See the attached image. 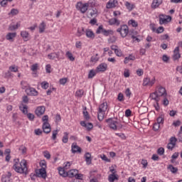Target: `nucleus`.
I'll return each instance as SVG.
<instances>
[{
  "instance_id": "23",
  "label": "nucleus",
  "mask_w": 182,
  "mask_h": 182,
  "mask_svg": "<svg viewBox=\"0 0 182 182\" xmlns=\"http://www.w3.org/2000/svg\"><path fill=\"white\" fill-rule=\"evenodd\" d=\"M77 173H79V171H77V169H71L67 172V176L70 178L75 177Z\"/></svg>"
},
{
  "instance_id": "31",
  "label": "nucleus",
  "mask_w": 182,
  "mask_h": 182,
  "mask_svg": "<svg viewBox=\"0 0 182 182\" xmlns=\"http://www.w3.org/2000/svg\"><path fill=\"white\" fill-rule=\"evenodd\" d=\"M97 73V70H90L88 73V79H93Z\"/></svg>"
},
{
  "instance_id": "35",
  "label": "nucleus",
  "mask_w": 182,
  "mask_h": 182,
  "mask_svg": "<svg viewBox=\"0 0 182 182\" xmlns=\"http://www.w3.org/2000/svg\"><path fill=\"white\" fill-rule=\"evenodd\" d=\"M19 14V10L18 9H12L9 13V16H15Z\"/></svg>"
},
{
  "instance_id": "14",
  "label": "nucleus",
  "mask_w": 182,
  "mask_h": 182,
  "mask_svg": "<svg viewBox=\"0 0 182 182\" xmlns=\"http://www.w3.org/2000/svg\"><path fill=\"white\" fill-rule=\"evenodd\" d=\"M71 151L73 154L76 153H82V149L75 143L71 146Z\"/></svg>"
},
{
  "instance_id": "49",
  "label": "nucleus",
  "mask_w": 182,
  "mask_h": 182,
  "mask_svg": "<svg viewBox=\"0 0 182 182\" xmlns=\"http://www.w3.org/2000/svg\"><path fill=\"white\" fill-rule=\"evenodd\" d=\"M83 93H84L83 90H79L76 91L75 96H77V97H82V96H83Z\"/></svg>"
},
{
  "instance_id": "56",
  "label": "nucleus",
  "mask_w": 182,
  "mask_h": 182,
  "mask_svg": "<svg viewBox=\"0 0 182 182\" xmlns=\"http://www.w3.org/2000/svg\"><path fill=\"white\" fill-rule=\"evenodd\" d=\"M90 14L91 16H96L97 15V9H92Z\"/></svg>"
},
{
  "instance_id": "24",
  "label": "nucleus",
  "mask_w": 182,
  "mask_h": 182,
  "mask_svg": "<svg viewBox=\"0 0 182 182\" xmlns=\"http://www.w3.org/2000/svg\"><path fill=\"white\" fill-rule=\"evenodd\" d=\"M161 4H163V0H154L151 4V8L156 9V8H159Z\"/></svg>"
},
{
  "instance_id": "45",
  "label": "nucleus",
  "mask_w": 182,
  "mask_h": 182,
  "mask_svg": "<svg viewBox=\"0 0 182 182\" xmlns=\"http://www.w3.org/2000/svg\"><path fill=\"white\" fill-rule=\"evenodd\" d=\"M124 93L128 99H130V97H132V91L130 90V88H127L124 91Z\"/></svg>"
},
{
  "instance_id": "46",
  "label": "nucleus",
  "mask_w": 182,
  "mask_h": 182,
  "mask_svg": "<svg viewBox=\"0 0 182 182\" xmlns=\"http://www.w3.org/2000/svg\"><path fill=\"white\" fill-rule=\"evenodd\" d=\"M117 100L118 102H124V95H123V93L119 92L118 94Z\"/></svg>"
},
{
  "instance_id": "12",
  "label": "nucleus",
  "mask_w": 182,
  "mask_h": 182,
  "mask_svg": "<svg viewBox=\"0 0 182 182\" xmlns=\"http://www.w3.org/2000/svg\"><path fill=\"white\" fill-rule=\"evenodd\" d=\"M12 176V173L11 172H8L7 174H4L1 176V182H12V179L11 177Z\"/></svg>"
},
{
  "instance_id": "9",
  "label": "nucleus",
  "mask_w": 182,
  "mask_h": 182,
  "mask_svg": "<svg viewBox=\"0 0 182 182\" xmlns=\"http://www.w3.org/2000/svg\"><path fill=\"white\" fill-rule=\"evenodd\" d=\"M96 70L98 73L106 72L107 70V64L102 63L96 68Z\"/></svg>"
},
{
  "instance_id": "42",
  "label": "nucleus",
  "mask_w": 182,
  "mask_h": 182,
  "mask_svg": "<svg viewBox=\"0 0 182 182\" xmlns=\"http://www.w3.org/2000/svg\"><path fill=\"white\" fill-rule=\"evenodd\" d=\"M85 28H78L77 31V36L80 37L82 36V35L85 34Z\"/></svg>"
},
{
  "instance_id": "3",
  "label": "nucleus",
  "mask_w": 182,
  "mask_h": 182,
  "mask_svg": "<svg viewBox=\"0 0 182 182\" xmlns=\"http://www.w3.org/2000/svg\"><path fill=\"white\" fill-rule=\"evenodd\" d=\"M95 5V0H89L87 3L82 1L77 2L75 7L81 14H86L89 9V6Z\"/></svg>"
},
{
  "instance_id": "59",
  "label": "nucleus",
  "mask_w": 182,
  "mask_h": 182,
  "mask_svg": "<svg viewBox=\"0 0 182 182\" xmlns=\"http://www.w3.org/2000/svg\"><path fill=\"white\" fill-rule=\"evenodd\" d=\"M158 154H159V156H163V154H164V148L161 147L158 149L157 151Z\"/></svg>"
},
{
  "instance_id": "11",
  "label": "nucleus",
  "mask_w": 182,
  "mask_h": 182,
  "mask_svg": "<svg viewBox=\"0 0 182 182\" xmlns=\"http://www.w3.org/2000/svg\"><path fill=\"white\" fill-rule=\"evenodd\" d=\"M38 177H42V178H46V168H41L36 171Z\"/></svg>"
},
{
  "instance_id": "1",
  "label": "nucleus",
  "mask_w": 182,
  "mask_h": 182,
  "mask_svg": "<svg viewBox=\"0 0 182 182\" xmlns=\"http://www.w3.org/2000/svg\"><path fill=\"white\" fill-rule=\"evenodd\" d=\"M13 168L16 173H18L19 174H27L28 164L26 160L22 159L19 161V159H14Z\"/></svg>"
},
{
  "instance_id": "18",
  "label": "nucleus",
  "mask_w": 182,
  "mask_h": 182,
  "mask_svg": "<svg viewBox=\"0 0 182 182\" xmlns=\"http://www.w3.org/2000/svg\"><path fill=\"white\" fill-rule=\"evenodd\" d=\"M80 125L82 126V127H85L87 130H92L93 129V124L88 122L86 123L85 121L80 122Z\"/></svg>"
},
{
  "instance_id": "60",
  "label": "nucleus",
  "mask_w": 182,
  "mask_h": 182,
  "mask_svg": "<svg viewBox=\"0 0 182 182\" xmlns=\"http://www.w3.org/2000/svg\"><path fill=\"white\" fill-rule=\"evenodd\" d=\"M27 117L31 121H33L35 119V115L32 113H28V114H27Z\"/></svg>"
},
{
  "instance_id": "25",
  "label": "nucleus",
  "mask_w": 182,
  "mask_h": 182,
  "mask_svg": "<svg viewBox=\"0 0 182 182\" xmlns=\"http://www.w3.org/2000/svg\"><path fill=\"white\" fill-rule=\"evenodd\" d=\"M45 113V107H38L36 109V114L42 116Z\"/></svg>"
},
{
  "instance_id": "53",
  "label": "nucleus",
  "mask_w": 182,
  "mask_h": 182,
  "mask_svg": "<svg viewBox=\"0 0 182 182\" xmlns=\"http://www.w3.org/2000/svg\"><path fill=\"white\" fill-rule=\"evenodd\" d=\"M156 33H163L164 32V28L163 26H160L156 30Z\"/></svg>"
},
{
  "instance_id": "7",
  "label": "nucleus",
  "mask_w": 182,
  "mask_h": 182,
  "mask_svg": "<svg viewBox=\"0 0 182 182\" xmlns=\"http://www.w3.org/2000/svg\"><path fill=\"white\" fill-rule=\"evenodd\" d=\"M156 83V77H152L151 78L146 77L143 80V86L151 87Z\"/></svg>"
},
{
  "instance_id": "52",
  "label": "nucleus",
  "mask_w": 182,
  "mask_h": 182,
  "mask_svg": "<svg viewBox=\"0 0 182 182\" xmlns=\"http://www.w3.org/2000/svg\"><path fill=\"white\" fill-rule=\"evenodd\" d=\"M38 63H36V64H33L31 65V70L33 72H36V70H38Z\"/></svg>"
},
{
  "instance_id": "10",
  "label": "nucleus",
  "mask_w": 182,
  "mask_h": 182,
  "mask_svg": "<svg viewBox=\"0 0 182 182\" xmlns=\"http://www.w3.org/2000/svg\"><path fill=\"white\" fill-rule=\"evenodd\" d=\"M116 6H117V0H109L106 5L107 9H112Z\"/></svg>"
},
{
  "instance_id": "8",
  "label": "nucleus",
  "mask_w": 182,
  "mask_h": 182,
  "mask_svg": "<svg viewBox=\"0 0 182 182\" xmlns=\"http://www.w3.org/2000/svg\"><path fill=\"white\" fill-rule=\"evenodd\" d=\"M171 21V16H166V15H160L159 16V23L160 25H164L166 23H168V22Z\"/></svg>"
},
{
  "instance_id": "51",
  "label": "nucleus",
  "mask_w": 182,
  "mask_h": 182,
  "mask_svg": "<svg viewBox=\"0 0 182 182\" xmlns=\"http://www.w3.org/2000/svg\"><path fill=\"white\" fill-rule=\"evenodd\" d=\"M70 166H72V162H65L64 163V168L65 170H68V168H70Z\"/></svg>"
},
{
  "instance_id": "55",
  "label": "nucleus",
  "mask_w": 182,
  "mask_h": 182,
  "mask_svg": "<svg viewBox=\"0 0 182 182\" xmlns=\"http://www.w3.org/2000/svg\"><path fill=\"white\" fill-rule=\"evenodd\" d=\"M159 129H160V124L157 122L154 124L153 129L154 130V132H157Z\"/></svg>"
},
{
  "instance_id": "48",
  "label": "nucleus",
  "mask_w": 182,
  "mask_h": 182,
  "mask_svg": "<svg viewBox=\"0 0 182 182\" xmlns=\"http://www.w3.org/2000/svg\"><path fill=\"white\" fill-rule=\"evenodd\" d=\"M104 31H105V28H103V26H100L98 27V28L97 29V31H96V33L97 35H99L100 33H102L103 34Z\"/></svg>"
},
{
  "instance_id": "44",
  "label": "nucleus",
  "mask_w": 182,
  "mask_h": 182,
  "mask_svg": "<svg viewBox=\"0 0 182 182\" xmlns=\"http://www.w3.org/2000/svg\"><path fill=\"white\" fill-rule=\"evenodd\" d=\"M128 25L133 26V28H136V26H138V23L134 20H129L128 21Z\"/></svg>"
},
{
  "instance_id": "32",
  "label": "nucleus",
  "mask_w": 182,
  "mask_h": 182,
  "mask_svg": "<svg viewBox=\"0 0 182 182\" xmlns=\"http://www.w3.org/2000/svg\"><path fill=\"white\" fill-rule=\"evenodd\" d=\"M124 5H125L127 9H128V11H133V9H134V4H133L129 1H125Z\"/></svg>"
},
{
  "instance_id": "39",
  "label": "nucleus",
  "mask_w": 182,
  "mask_h": 182,
  "mask_svg": "<svg viewBox=\"0 0 182 182\" xmlns=\"http://www.w3.org/2000/svg\"><path fill=\"white\" fill-rule=\"evenodd\" d=\"M113 33H114V32L112 30L105 29L102 35H104V36H109V35H113Z\"/></svg>"
},
{
  "instance_id": "61",
  "label": "nucleus",
  "mask_w": 182,
  "mask_h": 182,
  "mask_svg": "<svg viewBox=\"0 0 182 182\" xmlns=\"http://www.w3.org/2000/svg\"><path fill=\"white\" fill-rule=\"evenodd\" d=\"M114 53H115V55H117V56H119V57H120V56H122V55H123V53H122V50H120L117 48L114 50Z\"/></svg>"
},
{
  "instance_id": "29",
  "label": "nucleus",
  "mask_w": 182,
  "mask_h": 182,
  "mask_svg": "<svg viewBox=\"0 0 182 182\" xmlns=\"http://www.w3.org/2000/svg\"><path fill=\"white\" fill-rule=\"evenodd\" d=\"M21 26V22H17L16 24H10L9 26V29L10 31H16V29H18Z\"/></svg>"
},
{
  "instance_id": "4",
  "label": "nucleus",
  "mask_w": 182,
  "mask_h": 182,
  "mask_svg": "<svg viewBox=\"0 0 182 182\" xmlns=\"http://www.w3.org/2000/svg\"><path fill=\"white\" fill-rule=\"evenodd\" d=\"M106 112H109V106L107 105V102H104L100 105L99 107L98 120H100V122H102V120L105 119V114H106Z\"/></svg>"
},
{
  "instance_id": "20",
  "label": "nucleus",
  "mask_w": 182,
  "mask_h": 182,
  "mask_svg": "<svg viewBox=\"0 0 182 182\" xmlns=\"http://www.w3.org/2000/svg\"><path fill=\"white\" fill-rule=\"evenodd\" d=\"M15 38H16V33H8L6 36V38L7 41H9V42H14Z\"/></svg>"
},
{
  "instance_id": "34",
  "label": "nucleus",
  "mask_w": 182,
  "mask_h": 182,
  "mask_svg": "<svg viewBox=\"0 0 182 182\" xmlns=\"http://www.w3.org/2000/svg\"><path fill=\"white\" fill-rule=\"evenodd\" d=\"M20 110H21L22 113H23L24 114H28V106L25 105H21L19 107Z\"/></svg>"
},
{
  "instance_id": "21",
  "label": "nucleus",
  "mask_w": 182,
  "mask_h": 182,
  "mask_svg": "<svg viewBox=\"0 0 182 182\" xmlns=\"http://www.w3.org/2000/svg\"><path fill=\"white\" fill-rule=\"evenodd\" d=\"M43 130L44 133H46V134L50 133V124H49L48 122H43Z\"/></svg>"
},
{
  "instance_id": "36",
  "label": "nucleus",
  "mask_w": 182,
  "mask_h": 182,
  "mask_svg": "<svg viewBox=\"0 0 182 182\" xmlns=\"http://www.w3.org/2000/svg\"><path fill=\"white\" fill-rule=\"evenodd\" d=\"M168 170H169L171 173H173V174H176V173L178 171V168H177L176 167H174L173 165H169L168 166Z\"/></svg>"
},
{
  "instance_id": "16",
  "label": "nucleus",
  "mask_w": 182,
  "mask_h": 182,
  "mask_svg": "<svg viewBox=\"0 0 182 182\" xmlns=\"http://www.w3.org/2000/svg\"><path fill=\"white\" fill-rule=\"evenodd\" d=\"M180 58H181L180 48L176 47L175 50H173V60H177L180 59Z\"/></svg>"
},
{
  "instance_id": "33",
  "label": "nucleus",
  "mask_w": 182,
  "mask_h": 182,
  "mask_svg": "<svg viewBox=\"0 0 182 182\" xmlns=\"http://www.w3.org/2000/svg\"><path fill=\"white\" fill-rule=\"evenodd\" d=\"M100 157L101 160H102V161H105V163H110V161H112V160H110V159L107 158V156L106 155H105V154H100Z\"/></svg>"
},
{
  "instance_id": "40",
  "label": "nucleus",
  "mask_w": 182,
  "mask_h": 182,
  "mask_svg": "<svg viewBox=\"0 0 182 182\" xmlns=\"http://www.w3.org/2000/svg\"><path fill=\"white\" fill-rule=\"evenodd\" d=\"M69 140V134L68 132H64V136H63V143H68Z\"/></svg>"
},
{
  "instance_id": "27",
  "label": "nucleus",
  "mask_w": 182,
  "mask_h": 182,
  "mask_svg": "<svg viewBox=\"0 0 182 182\" xmlns=\"http://www.w3.org/2000/svg\"><path fill=\"white\" fill-rule=\"evenodd\" d=\"M85 159L87 164H92V154L90 153L87 152L85 155Z\"/></svg>"
},
{
  "instance_id": "5",
  "label": "nucleus",
  "mask_w": 182,
  "mask_h": 182,
  "mask_svg": "<svg viewBox=\"0 0 182 182\" xmlns=\"http://www.w3.org/2000/svg\"><path fill=\"white\" fill-rule=\"evenodd\" d=\"M109 129L112 130H117L119 129V122L116 118H109L106 120Z\"/></svg>"
},
{
  "instance_id": "64",
  "label": "nucleus",
  "mask_w": 182,
  "mask_h": 182,
  "mask_svg": "<svg viewBox=\"0 0 182 182\" xmlns=\"http://www.w3.org/2000/svg\"><path fill=\"white\" fill-rule=\"evenodd\" d=\"M109 171L112 173V174H117V173H116L117 172L116 171V169H114V166H113L109 167Z\"/></svg>"
},
{
  "instance_id": "43",
  "label": "nucleus",
  "mask_w": 182,
  "mask_h": 182,
  "mask_svg": "<svg viewBox=\"0 0 182 182\" xmlns=\"http://www.w3.org/2000/svg\"><path fill=\"white\" fill-rule=\"evenodd\" d=\"M9 70L10 72H14L16 73V72H18V66L13 65L9 68Z\"/></svg>"
},
{
  "instance_id": "13",
  "label": "nucleus",
  "mask_w": 182,
  "mask_h": 182,
  "mask_svg": "<svg viewBox=\"0 0 182 182\" xmlns=\"http://www.w3.org/2000/svg\"><path fill=\"white\" fill-rule=\"evenodd\" d=\"M26 92L28 96H38V91L33 87H28L26 90Z\"/></svg>"
},
{
  "instance_id": "58",
  "label": "nucleus",
  "mask_w": 182,
  "mask_h": 182,
  "mask_svg": "<svg viewBox=\"0 0 182 182\" xmlns=\"http://www.w3.org/2000/svg\"><path fill=\"white\" fill-rule=\"evenodd\" d=\"M141 164H142L144 168H146V167H147L149 163L147 162V160H146V159H142V160H141Z\"/></svg>"
},
{
  "instance_id": "41",
  "label": "nucleus",
  "mask_w": 182,
  "mask_h": 182,
  "mask_svg": "<svg viewBox=\"0 0 182 182\" xmlns=\"http://www.w3.org/2000/svg\"><path fill=\"white\" fill-rule=\"evenodd\" d=\"M21 88L22 89H25L26 90V89H29V84H28V82L26 81H21Z\"/></svg>"
},
{
  "instance_id": "63",
  "label": "nucleus",
  "mask_w": 182,
  "mask_h": 182,
  "mask_svg": "<svg viewBox=\"0 0 182 182\" xmlns=\"http://www.w3.org/2000/svg\"><path fill=\"white\" fill-rule=\"evenodd\" d=\"M173 147H176V145L174 144H171V142H169L167 145V149H168V150H172Z\"/></svg>"
},
{
  "instance_id": "22",
  "label": "nucleus",
  "mask_w": 182,
  "mask_h": 182,
  "mask_svg": "<svg viewBox=\"0 0 182 182\" xmlns=\"http://www.w3.org/2000/svg\"><path fill=\"white\" fill-rule=\"evenodd\" d=\"M109 25H116V26H119L120 25V21L119 19L116 18H112L108 21Z\"/></svg>"
},
{
  "instance_id": "50",
  "label": "nucleus",
  "mask_w": 182,
  "mask_h": 182,
  "mask_svg": "<svg viewBox=\"0 0 182 182\" xmlns=\"http://www.w3.org/2000/svg\"><path fill=\"white\" fill-rule=\"evenodd\" d=\"M41 87L45 90L48 89L49 87V82L46 81L41 82Z\"/></svg>"
},
{
  "instance_id": "37",
  "label": "nucleus",
  "mask_w": 182,
  "mask_h": 182,
  "mask_svg": "<svg viewBox=\"0 0 182 182\" xmlns=\"http://www.w3.org/2000/svg\"><path fill=\"white\" fill-rule=\"evenodd\" d=\"M65 56H67L68 59L70 60L71 62L75 61V57H73V54L70 53V51H67L65 53Z\"/></svg>"
},
{
  "instance_id": "38",
  "label": "nucleus",
  "mask_w": 182,
  "mask_h": 182,
  "mask_svg": "<svg viewBox=\"0 0 182 182\" xmlns=\"http://www.w3.org/2000/svg\"><path fill=\"white\" fill-rule=\"evenodd\" d=\"M58 173H59L60 176H62V177L68 176V172H65V169H63V168H60L58 169Z\"/></svg>"
},
{
  "instance_id": "15",
  "label": "nucleus",
  "mask_w": 182,
  "mask_h": 182,
  "mask_svg": "<svg viewBox=\"0 0 182 182\" xmlns=\"http://www.w3.org/2000/svg\"><path fill=\"white\" fill-rule=\"evenodd\" d=\"M60 53H62V51H58L57 53H51L48 55V59L53 60L55 59H58L60 56Z\"/></svg>"
},
{
  "instance_id": "30",
  "label": "nucleus",
  "mask_w": 182,
  "mask_h": 182,
  "mask_svg": "<svg viewBox=\"0 0 182 182\" xmlns=\"http://www.w3.org/2000/svg\"><path fill=\"white\" fill-rule=\"evenodd\" d=\"M115 180H119V176L117 174H110L108 176V181L114 182Z\"/></svg>"
},
{
  "instance_id": "28",
  "label": "nucleus",
  "mask_w": 182,
  "mask_h": 182,
  "mask_svg": "<svg viewBox=\"0 0 182 182\" xmlns=\"http://www.w3.org/2000/svg\"><path fill=\"white\" fill-rule=\"evenodd\" d=\"M39 29V33H43L45 32V30L46 29V23L45 21H42L41 24L38 26Z\"/></svg>"
},
{
  "instance_id": "57",
  "label": "nucleus",
  "mask_w": 182,
  "mask_h": 182,
  "mask_svg": "<svg viewBox=\"0 0 182 182\" xmlns=\"http://www.w3.org/2000/svg\"><path fill=\"white\" fill-rule=\"evenodd\" d=\"M59 131L58 129L53 131L52 139L56 140V136H58V133Z\"/></svg>"
},
{
  "instance_id": "19",
  "label": "nucleus",
  "mask_w": 182,
  "mask_h": 182,
  "mask_svg": "<svg viewBox=\"0 0 182 182\" xmlns=\"http://www.w3.org/2000/svg\"><path fill=\"white\" fill-rule=\"evenodd\" d=\"M85 33L89 39H95V33H93V31L91 29H86L85 31Z\"/></svg>"
},
{
  "instance_id": "6",
  "label": "nucleus",
  "mask_w": 182,
  "mask_h": 182,
  "mask_svg": "<svg viewBox=\"0 0 182 182\" xmlns=\"http://www.w3.org/2000/svg\"><path fill=\"white\" fill-rule=\"evenodd\" d=\"M117 32L119 33L122 38H126L129 35V27L127 25H122L117 29Z\"/></svg>"
},
{
  "instance_id": "26",
  "label": "nucleus",
  "mask_w": 182,
  "mask_h": 182,
  "mask_svg": "<svg viewBox=\"0 0 182 182\" xmlns=\"http://www.w3.org/2000/svg\"><path fill=\"white\" fill-rule=\"evenodd\" d=\"M136 60V57L133 54H130L128 57L124 58V63H125V65H127V63H129L130 60Z\"/></svg>"
},
{
  "instance_id": "17",
  "label": "nucleus",
  "mask_w": 182,
  "mask_h": 182,
  "mask_svg": "<svg viewBox=\"0 0 182 182\" xmlns=\"http://www.w3.org/2000/svg\"><path fill=\"white\" fill-rule=\"evenodd\" d=\"M21 36L26 42L31 39V36L29 35V33L26 31H21Z\"/></svg>"
},
{
  "instance_id": "62",
  "label": "nucleus",
  "mask_w": 182,
  "mask_h": 182,
  "mask_svg": "<svg viewBox=\"0 0 182 182\" xmlns=\"http://www.w3.org/2000/svg\"><path fill=\"white\" fill-rule=\"evenodd\" d=\"M132 116V110L130 109H127L125 111V117H130Z\"/></svg>"
},
{
  "instance_id": "2",
  "label": "nucleus",
  "mask_w": 182,
  "mask_h": 182,
  "mask_svg": "<svg viewBox=\"0 0 182 182\" xmlns=\"http://www.w3.org/2000/svg\"><path fill=\"white\" fill-rule=\"evenodd\" d=\"M167 96V92L166 88L161 86H158L156 90L154 92L150 94V99L155 100V102H160L161 97H166Z\"/></svg>"
},
{
  "instance_id": "47",
  "label": "nucleus",
  "mask_w": 182,
  "mask_h": 182,
  "mask_svg": "<svg viewBox=\"0 0 182 182\" xmlns=\"http://www.w3.org/2000/svg\"><path fill=\"white\" fill-rule=\"evenodd\" d=\"M99 60V55L96 54L95 55H93L91 57V62L93 63H96Z\"/></svg>"
},
{
  "instance_id": "54",
  "label": "nucleus",
  "mask_w": 182,
  "mask_h": 182,
  "mask_svg": "<svg viewBox=\"0 0 182 182\" xmlns=\"http://www.w3.org/2000/svg\"><path fill=\"white\" fill-rule=\"evenodd\" d=\"M59 82H60V85H66V83L68 82V79L66 77L61 78V79H60Z\"/></svg>"
}]
</instances>
